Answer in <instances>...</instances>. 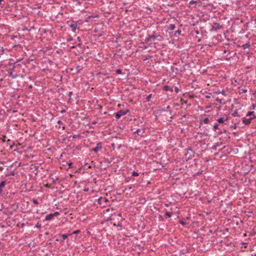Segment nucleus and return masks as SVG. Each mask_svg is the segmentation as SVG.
<instances>
[{"label": "nucleus", "instance_id": "f257e3e1", "mask_svg": "<svg viewBox=\"0 0 256 256\" xmlns=\"http://www.w3.org/2000/svg\"><path fill=\"white\" fill-rule=\"evenodd\" d=\"M116 216V213L114 212V210L112 208H106V210H104V215L107 218L106 219V221L112 220H114V218H112L113 215Z\"/></svg>", "mask_w": 256, "mask_h": 256}, {"label": "nucleus", "instance_id": "f03ea898", "mask_svg": "<svg viewBox=\"0 0 256 256\" xmlns=\"http://www.w3.org/2000/svg\"><path fill=\"white\" fill-rule=\"evenodd\" d=\"M8 66H10V68L8 70V72L9 76H11L12 79L16 78L18 75H14L12 73L13 70L16 68V64L12 63L10 62L8 64Z\"/></svg>", "mask_w": 256, "mask_h": 256}, {"label": "nucleus", "instance_id": "7ed1b4c3", "mask_svg": "<svg viewBox=\"0 0 256 256\" xmlns=\"http://www.w3.org/2000/svg\"><path fill=\"white\" fill-rule=\"evenodd\" d=\"M194 152L193 151L192 148L190 147H188L187 148V152L184 154V159L188 162V160H191L194 156Z\"/></svg>", "mask_w": 256, "mask_h": 256}, {"label": "nucleus", "instance_id": "20e7f679", "mask_svg": "<svg viewBox=\"0 0 256 256\" xmlns=\"http://www.w3.org/2000/svg\"><path fill=\"white\" fill-rule=\"evenodd\" d=\"M150 38L153 40H158L159 41L162 40L163 38L162 36L160 35V32H152V34H148Z\"/></svg>", "mask_w": 256, "mask_h": 256}, {"label": "nucleus", "instance_id": "39448f33", "mask_svg": "<svg viewBox=\"0 0 256 256\" xmlns=\"http://www.w3.org/2000/svg\"><path fill=\"white\" fill-rule=\"evenodd\" d=\"M130 110L128 109H124L123 110H120L114 114V116L116 119H119L122 116H124L128 112H129Z\"/></svg>", "mask_w": 256, "mask_h": 256}, {"label": "nucleus", "instance_id": "423d86ee", "mask_svg": "<svg viewBox=\"0 0 256 256\" xmlns=\"http://www.w3.org/2000/svg\"><path fill=\"white\" fill-rule=\"evenodd\" d=\"M220 125L218 123H216L213 128V130L216 131L218 130L217 132L218 134H225L227 130L224 128H222V127H219Z\"/></svg>", "mask_w": 256, "mask_h": 256}, {"label": "nucleus", "instance_id": "0eeeda50", "mask_svg": "<svg viewBox=\"0 0 256 256\" xmlns=\"http://www.w3.org/2000/svg\"><path fill=\"white\" fill-rule=\"evenodd\" d=\"M255 118H256V116H251L248 118L245 117L242 118V122L244 124V125L248 126L250 124L252 121Z\"/></svg>", "mask_w": 256, "mask_h": 256}, {"label": "nucleus", "instance_id": "6e6552de", "mask_svg": "<svg viewBox=\"0 0 256 256\" xmlns=\"http://www.w3.org/2000/svg\"><path fill=\"white\" fill-rule=\"evenodd\" d=\"M102 143L101 142H98L96 144V146L95 148H90V152H94L96 153L98 152V151L101 150H102Z\"/></svg>", "mask_w": 256, "mask_h": 256}, {"label": "nucleus", "instance_id": "1a4fd4ad", "mask_svg": "<svg viewBox=\"0 0 256 256\" xmlns=\"http://www.w3.org/2000/svg\"><path fill=\"white\" fill-rule=\"evenodd\" d=\"M78 21H72V23H70L69 21L67 22V24L72 29V31L73 32H75L76 28L78 27Z\"/></svg>", "mask_w": 256, "mask_h": 256}, {"label": "nucleus", "instance_id": "9d476101", "mask_svg": "<svg viewBox=\"0 0 256 256\" xmlns=\"http://www.w3.org/2000/svg\"><path fill=\"white\" fill-rule=\"evenodd\" d=\"M228 54L225 56V60H230L235 56L236 53L233 51H228Z\"/></svg>", "mask_w": 256, "mask_h": 256}, {"label": "nucleus", "instance_id": "9b49d317", "mask_svg": "<svg viewBox=\"0 0 256 256\" xmlns=\"http://www.w3.org/2000/svg\"><path fill=\"white\" fill-rule=\"evenodd\" d=\"M223 28V26L218 22H214L212 26V30H218Z\"/></svg>", "mask_w": 256, "mask_h": 256}, {"label": "nucleus", "instance_id": "f8f14e48", "mask_svg": "<svg viewBox=\"0 0 256 256\" xmlns=\"http://www.w3.org/2000/svg\"><path fill=\"white\" fill-rule=\"evenodd\" d=\"M134 133L137 134L138 136H144V129H143L142 130L140 129H138L134 132Z\"/></svg>", "mask_w": 256, "mask_h": 256}, {"label": "nucleus", "instance_id": "ddd939ff", "mask_svg": "<svg viewBox=\"0 0 256 256\" xmlns=\"http://www.w3.org/2000/svg\"><path fill=\"white\" fill-rule=\"evenodd\" d=\"M108 201L106 198L100 197L98 199V203L100 204H102L104 202H106Z\"/></svg>", "mask_w": 256, "mask_h": 256}, {"label": "nucleus", "instance_id": "4468645a", "mask_svg": "<svg viewBox=\"0 0 256 256\" xmlns=\"http://www.w3.org/2000/svg\"><path fill=\"white\" fill-rule=\"evenodd\" d=\"M228 120V118L227 117L226 118H220L217 120V121L218 123L222 124Z\"/></svg>", "mask_w": 256, "mask_h": 256}, {"label": "nucleus", "instance_id": "2eb2a0df", "mask_svg": "<svg viewBox=\"0 0 256 256\" xmlns=\"http://www.w3.org/2000/svg\"><path fill=\"white\" fill-rule=\"evenodd\" d=\"M11 208L13 211H16L18 208V204L16 203H14L12 205Z\"/></svg>", "mask_w": 256, "mask_h": 256}, {"label": "nucleus", "instance_id": "dca6fc26", "mask_svg": "<svg viewBox=\"0 0 256 256\" xmlns=\"http://www.w3.org/2000/svg\"><path fill=\"white\" fill-rule=\"evenodd\" d=\"M250 42H248L244 44H243L242 46V48L244 49V50H246V48H248V51L247 52L248 53L249 52V48H250Z\"/></svg>", "mask_w": 256, "mask_h": 256}, {"label": "nucleus", "instance_id": "f3484780", "mask_svg": "<svg viewBox=\"0 0 256 256\" xmlns=\"http://www.w3.org/2000/svg\"><path fill=\"white\" fill-rule=\"evenodd\" d=\"M54 218V216H53L52 214L51 213V214H50L46 216L44 220L46 221H48V220H52V218Z\"/></svg>", "mask_w": 256, "mask_h": 256}, {"label": "nucleus", "instance_id": "a211bd4d", "mask_svg": "<svg viewBox=\"0 0 256 256\" xmlns=\"http://www.w3.org/2000/svg\"><path fill=\"white\" fill-rule=\"evenodd\" d=\"M102 74L106 75V74H103L100 72L96 74V76L99 80H104V78L102 77V76H101Z\"/></svg>", "mask_w": 256, "mask_h": 256}, {"label": "nucleus", "instance_id": "6ab92c4d", "mask_svg": "<svg viewBox=\"0 0 256 256\" xmlns=\"http://www.w3.org/2000/svg\"><path fill=\"white\" fill-rule=\"evenodd\" d=\"M163 90L165 91H170V92H172L173 91V89L172 88H170V87L168 86H164V87H163Z\"/></svg>", "mask_w": 256, "mask_h": 256}, {"label": "nucleus", "instance_id": "aec40b11", "mask_svg": "<svg viewBox=\"0 0 256 256\" xmlns=\"http://www.w3.org/2000/svg\"><path fill=\"white\" fill-rule=\"evenodd\" d=\"M82 69V67L80 66H77L76 68V74H78L80 72L81 70Z\"/></svg>", "mask_w": 256, "mask_h": 256}, {"label": "nucleus", "instance_id": "412c9836", "mask_svg": "<svg viewBox=\"0 0 256 256\" xmlns=\"http://www.w3.org/2000/svg\"><path fill=\"white\" fill-rule=\"evenodd\" d=\"M200 124H202V122H204V124H208V123H209V122H210V120H209V118H204L202 122V120H200Z\"/></svg>", "mask_w": 256, "mask_h": 256}, {"label": "nucleus", "instance_id": "4be33fe9", "mask_svg": "<svg viewBox=\"0 0 256 256\" xmlns=\"http://www.w3.org/2000/svg\"><path fill=\"white\" fill-rule=\"evenodd\" d=\"M176 28V26L174 24H170L168 26V30H173Z\"/></svg>", "mask_w": 256, "mask_h": 256}, {"label": "nucleus", "instance_id": "5701e85b", "mask_svg": "<svg viewBox=\"0 0 256 256\" xmlns=\"http://www.w3.org/2000/svg\"><path fill=\"white\" fill-rule=\"evenodd\" d=\"M255 116L254 112V111H250L246 114V117L251 116Z\"/></svg>", "mask_w": 256, "mask_h": 256}, {"label": "nucleus", "instance_id": "b1692460", "mask_svg": "<svg viewBox=\"0 0 256 256\" xmlns=\"http://www.w3.org/2000/svg\"><path fill=\"white\" fill-rule=\"evenodd\" d=\"M181 32H182V31H181V30H176V31L174 32V36H175L178 37L179 35H180V34Z\"/></svg>", "mask_w": 256, "mask_h": 256}, {"label": "nucleus", "instance_id": "393cba45", "mask_svg": "<svg viewBox=\"0 0 256 256\" xmlns=\"http://www.w3.org/2000/svg\"><path fill=\"white\" fill-rule=\"evenodd\" d=\"M152 94H148L146 98V102H149L150 100V98H152Z\"/></svg>", "mask_w": 256, "mask_h": 256}, {"label": "nucleus", "instance_id": "a878e982", "mask_svg": "<svg viewBox=\"0 0 256 256\" xmlns=\"http://www.w3.org/2000/svg\"><path fill=\"white\" fill-rule=\"evenodd\" d=\"M69 236H71V234H64L62 235V242L65 240Z\"/></svg>", "mask_w": 256, "mask_h": 256}, {"label": "nucleus", "instance_id": "bb28decb", "mask_svg": "<svg viewBox=\"0 0 256 256\" xmlns=\"http://www.w3.org/2000/svg\"><path fill=\"white\" fill-rule=\"evenodd\" d=\"M5 51V49L3 47L0 46V57L2 56Z\"/></svg>", "mask_w": 256, "mask_h": 256}, {"label": "nucleus", "instance_id": "cd10ccee", "mask_svg": "<svg viewBox=\"0 0 256 256\" xmlns=\"http://www.w3.org/2000/svg\"><path fill=\"white\" fill-rule=\"evenodd\" d=\"M152 40H153L150 37V36H148V37L146 38V39H145V42L146 43V42H152Z\"/></svg>", "mask_w": 256, "mask_h": 256}, {"label": "nucleus", "instance_id": "c85d7f7f", "mask_svg": "<svg viewBox=\"0 0 256 256\" xmlns=\"http://www.w3.org/2000/svg\"><path fill=\"white\" fill-rule=\"evenodd\" d=\"M6 184V182L5 180L2 181L0 182V188H4Z\"/></svg>", "mask_w": 256, "mask_h": 256}, {"label": "nucleus", "instance_id": "c756f323", "mask_svg": "<svg viewBox=\"0 0 256 256\" xmlns=\"http://www.w3.org/2000/svg\"><path fill=\"white\" fill-rule=\"evenodd\" d=\"M220 144L218 142L215 143V144H214L213 146H212V148H213L214 150H216L217 147H218V146H220Z\"/></svg>", "mask_w": 256, "mask_h": 256}, {"label": "nucleus", "instance_id": "7c9ffc66", "mask_svg": "<svg viewBox=\"0 0 256 256\" xmlns=\"http://www.w3.org/2000/svg\"><path fill=\"white\" fill-rule=\"evenodd\" d=\"M68 95L69 96L68 102H71L72 100L71 96L72 95V92H69Z\"/></svg>", "mask_w": 256, "mask_h": 256}, {"label": "nucleus", "instance_id": "2f4dec72", "mask_svg": "<svg viewBox=\"0 0 256 256\" xmlns=\"http://www.w3.org/2000/svg\"><path fill=\"white\" fill-rule=\"evenodd\" d=\"M165 216L167 218H170L172 216V214L170 212H166L165 214Z\"/></svg>", "mask_w": 256, "mask_h": 256}, {"label": "nucleus", "instance_id": "473e14b6", "mask_svg": "<svg viewBox=\"0 0 256 256\" xmlns=\"http://www.w3.org/2000/svg\"><path fill=\"white\" fill-rule=\"evenodd\" d=\"M84 167L85 168L88 169L90 168L91 166L89 164L86 163L84 164Z\"/></svg>", "mask_w": 256, "mask_h": 256}, {"label": "nucleus", "instance_id": "72a5a7b5", "mask_svg": "<svg viewBox=\"0 0 256 256\" xmlns=\"http://www.w3.org/2000/svg\"><path fill=\"white\" fill-rule=\"evenodd\" d=\"M198 2V1L197 0H192L190 2H189V4L190 5H192V4H196Z\"/></svg>", "mask_w": 256, "mask_h": 256}, {"label": "nucleus", "instance_id": "f704fd0d", "mask_svg": "<svg viewBox=\"0 0 256 256\" xmlns=\"http://www.w3.org/2000/svg\"><path fill=\"white\" fill-rule=\"evenodd\" d=\"M170 108V106H168L166 108H163L162 109V112H166L168 111V110Z\"/></svg>", "mask_w": 256, "mask_h": 256}, {"label": "nucleus", "instance_id": "c9c22d12", "mask_svg": "<svg viewBox=\"0 0 256 256\" xmlns=\"http://www.w3.org/2000/svg\"><path fill=\"white\" fill-rule=\"evenodd\" d=\"M71 136H72L73 138H80V134H74L72 136H70V138Z\"/></svg>", "mask_w": 256, "mask_h": 256}, {"label": "nucleus", "instance_id": "e433bc0d", "mask_svg": "<svg viewBox=\"0 0 256 256\" xmlns=\"http://www.w3.org/2000/svg\"><path fill=\"white\" fill-rule=\"evenodd\" d=\"M139 175L138 173L135 172V171H133L132 173V176H137Z\"/></svg>", "mask_w": 256, "mask_h": 256}, {"label": "nucleus", "instance_id": "4c0bfd02", "mask_svg": "<svg viewBox=\"0 0 256 256\" xmlns=\"http://www.w3.org/2000/svg\"><path fill=\"white\" fill-rule=\"evenodd\" d=\"M35 227L36 228H40L42 227V224L38 222L36 224Z\"/></svg>", "mask_w": 256, "mask_h": 256}, {"label": "nucleus", "instance_id": "58836bf2", "mask_svg": "<svg viewBox=\"0 0 256 256\" xmlns=\"http://www.w3.org/2000/svg\"><path fill=\"white\" fill-rule=\"evenodd\" d=\"M116 73L118 74H122V71L120 69H118L116 71Z\"/></svg>", "mask_w": 256, "mask_h": 256}, {"label": "nucleus", "instance_id": "ea45409f", "mask_svg": "<svg viewBox=\"0 0 256 256\" xmlns=\"http://www.w3.org/2000/svg\"><path fill=\"white\" fill-rule=\"evenodd\" d=\"M179 222L180 224H181L182 226H185L186 224V222H184V221H183L182 220H180Z\"/></svg>", "mask_w": 256, "mask_h": 256}, {"label": "nucleus", "instance_id": "a19ab883", "mask_svg": "<svg viewBox=\"0 0 256 256\" xmlns=\"http://www.w3.org/2000/svg\"><path fill=\"white\" fill-rule=\"evenodd\" d=\"M32 202H33L34 204H38V200H36V199H35V198H33V199H32Z\"/></svg>", "mask_w": 256, "mask_h": 256}, {"label": "nucleus", "instance_id": "79ce46f5", "mask_svg": "<svg viewBox=\"0 0 256 256\" xmlns=\"http://www.w3.org/2000/svg\"><path fill=\"white\" fill-rule=\"evenodd\" d=\"M13 48H22V45L18 44H16V45L14 46Z\"/></svg>", "mask_w": 256, "mask_h": 256}, {"label": "nucleus", "instance_id": "37998d69", "mask_svg": "<svg viewBox=\"0 0 256 256\" xmlns=\"http://www.w3.org/2000/svg\"><path fill=\"white\" fill-rule=\"evenodd\" d=\"M52 215H53V216H58L60 214V212H56L54 213H52Z\"/></svg>", "mask_w": 256, "mask_h": 256}, {"label": "nucleus", "instance_id": "c03bdc74", "mask_svg": "<svg viewBox=\"0 0 256 256\" xmlns=\"http://www.w3.org/2000/svg\"><path fill=\"white\" fill-rule=\"evenodd\" d=\"M202 170H200L198 171V172H196V174H194V176H199L200 174H202Z\"/></svg>", "mask_w": 256, "mask_h": 256}, {"label": "nucleus", "instance_id": "a18cd8bd", "mask_svg": "<svg viewBox=\"0 0 256 256\" xmlns=\"http://www.w3.org/2000/svg\"><path fill=\"white\" fill-rule=\"evenodd\" d=\"M80 232V230H75L74 232H72L70 233V234H78Z\"/></svg>", "mask_w": 256, "mask_h": 256}, {"label": "nucleus", "instance_id": "49530a36", "mask_svg": "<svg viewBox=\"0 0 256 256\" xmlns=\"http://www.w3.org/2000/svg\"><path fill=\"white\" fill-rule=\"evenodd\" d=\"M242 90V93H246L247 92V90L246 89H244V88H242L241 90Z\"/></svg>", "mask_w": 256, "mask_h": 256}, {"label": "nucleus", "instance_id": "de8ad7c7", "mask_svg": "<svg viewBox=\"0 0 256 256\" xmlns=\"http://www.w3.org/2000/svg\"><path fill=\"white\" fill-rule=\"evenodd\" d=\"M72 40H73L72 38V37H70L69 38H68L67 39V40H67V42H70V41H72Z\"/></svg>", "mask_w": 256, "mask_h": 256}, {"label": "nucleus", "instance_id": "09e8293b", "mask_svg": "<svg viewBox=\"0 0 256 256\" xmlns=\"http://www.w3.org/2000/svg\"><path fill=\"white\" fill-rule=\"evenodd\" d=\"M210 95H211V94L209 93V94L208 95L206 96V98H210Z\"/></svg>", "mask_w": 256, "mask_h": 256}, {"label": "nucleus", "instance_id": "8fccbe9b", "mask_svg": "<svg viewBox=\"0 0 256 256\" xmlns=\"http://www.w3.org/2000/svg\"><path fill=\"white\" fill-rule=\"evenodd\" d=\"M114 226H122V223L119 222L118 225H116L115 224H114Z\"/></svg>", "mask_w": 256, "mask_h": 256}, {"label": "nucleus", "instance_id": "3c124183", "mask_svg": "<svg viewBox=\"0 0 256 256\" xmlns=\"http://www.w3.org/2000/svg\"><path fill=\"white\" fill-rule=\"evenodd\" d=\"M175 92H176V93H178V92H179V89L178 87H175Z\"/></svg>", "mask_w": 256, "mask_h": 256}, {"label": "nucleus", "instance_id": "603ef678", "mask_svg": "<svg viewBox=\"0 0 256 256\" xmlns=\"http://www.w3.org/2000/svg\"><path fill=\"white\" fill-rule=\"evenodd\" d=\"M57 123H58V124H63V123H62V121H61V120H58V122H57Z\"/></svg>", "mask_w": 256, "mask_h": 256}, {"label": "nucleus", "instance_id": "864d4df0", "mask_svg": "<svg viewBox=\"0 0 256 256\" xmlns=\"http://www.w3.org/2000/svg\"><path fill=\"white\" fill-rule=\"evenodd\" d=\"M16 38H17V36H12L11 39L14 40Z\"/></svg>", "mask_w": 256, "mask_h": 256}, {"label": "nucleus", "instance_id": "5fc2aeb1", "mask_svg": "<svg viewBox=\"0 0 256 256\" xmlns=\"http://www.w3.org/2000/svg\"><path fill=\"white\" fill-rule=\"evenodd\" d=\"M226 148V146H224L220 150H219V151H222L224 150Z\"/></svg>", "mask_w": 256, "mask_h": 256}, {"label": "nucleus", "instance_id": "6e6d98bb", "mask_svg": "<svg viewBox=\"0 0 256 256\" xmlns=\"http://www.w3.org/2000/svg\"><path fill=\"white\" fill-rule=\"evenodd\" d=\"M60 113H62V114H64V112H66V110H64V109L62 110H60Z\"/></svg>", "mask_w": 256, "mask_h": 256}, {"label": "nucleus", "instance_id": "4d7b16f0", "mask_svg": "<svg viewBox=\"0 0 256 256\" xmlns=\"http://www.w3.org/2000/svg\"><path fill=\"white\" fill-rule=\"evenodd\" d=\"M77 40H78V42H82V40H81V38H80V37H79V36H78V37L77 38Z\"/></svg>", "mask_w": 256, "mask_h": 256}, {"label": "nucleus", "instance_id": "13d9d810", "mask_svg": "<svg viewBox=\"0 0 256 256\" xmlns=\"http://www.w3.org/2000/svg\"><path fill=\"white\" fill-rule=\"evenodd\" d=\"M223 51V54H225L226 53V52L228 51V50H226V49H224V50H222Z\"/></svg>", "mask_w": 256, "mask_h": 256}, {"label": "nucleus", "instance_id": "bf43d9fd", "mask_svg": "<svg viewBox=\"0 0 256 256\" xmlns=\"http://www.w3.org/2000/svg\"><path fill=\"white\" fill-rule=\"evenodd\" d=\"M232 115L233 116H236L238 115V112H236L232 114Z\"/></svg>", "mask_w": 256, "mask_h": 256}, {"label": "nucleus", "instance_id": "052dcab7", "mask_svg": "<svg viewBox=\"0 0 256 256\" xmlns=\"http://www.w3.org/2000/svg\"><path fill=\"white\" fill-rule=\"evenodd\" d=\"M2 192H3L2 188H0V195L2 194Z\"/></svg>", "mask_w": 256, "mask_h": 256}, {"label": "nucleus", "instance_id": "680f3d73", "mask_svg": "<svg viewBox=\"0 0 256 256\" xmlns=\"http://www.w3.org/2000/svg\"><path fill=\"white\" fill-rule=\"evenodd\" d=\"M252 109L254 110L255 108L256 107V104H253L252 105Z\"/></svg>", "mask_w": 256, "mask_h": 256}, {"label": "nucleus", "instance_id": "e2e57ef3", "mask_svg": "<svg viewBox=\"0 0 256 256\" xmlns=\"http://www.w3.org/2000/svg\"><path fill=\"white\" fill-rule=\"evenodd\" d=\"M82 43L80 42V43H79V44H78V47L80 48V47H81V46H82Z\"/></svg>", "mask_w": 256, "mask_h": 256}, {"label": "nucleus", "instance_id": "0e129e2a", "mask_svg": "<svg viewBox=\"0 0 256 256\" xmlns=\"http://www.w3.org/2000/svg\"><path fill=\"white\" fill-rule=\"evenodd\" d=\"M117 216H120V217H121V216H122V214H120V213L118 214H117Z\"/></svg>", "mask_w": 256, "mask_h": 256}, {"label": "nucleus", "instance_id": "69168bd1", "mask_svg": "<svg viewBox=\"0 0 256 256\" xmlns=\"http://www.w3.org/2000/svg\"><path fill=\"white\" fill-rule=\"evenodd\" d=\"M6 136H4V139L2 140V142H6Z\"/></svg>", "mask_w": 256, "mask_h": 256}, {"label": "nucleus", "instance_id": "338daca9", "mask_svg": "<svg viewBox=\"0 0 256 256\" xmlns=\"http://www.w3.org/2000/svg\"><path fill=\"white\" fill-rule=\"evenodd\" d=\"M251 256H256V254H252L251 255Z\"/></svg>", "mask_w": 256, "mask_h": 256}, {"label": "nucleus", "instance_id": "774afa93", "mask_svg": "<svg viewBox=\"0 0 256 256\" xmlns=\"http://www.w3.org/2000/svg\"><path fill=\"white\" fill-rule=\"evenodd\" d=\"M50 242H49V243H48V242H47V243L46 244V246H48V245H50Z\"/></svg>", "mask_w": 256, "mask_h": 256}]
</instances>
